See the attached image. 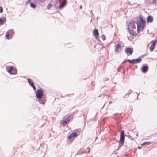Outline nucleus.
<instances>
[{
    "mask_svg": "<svg viewBox=\"0 0 157 157\" xmlns=\"http://www.w3.org/2000/svg\"><path fill=\"white\" fill-rule=\"evenodd\" d=\"M146 22L144 18L142 16H139V19L137 21V31H142L146 26Z\"/></svg>",
    "mask_w": 157,
    "mask_h": 157,
    "instance_id": "nucleus-1",
    "label": "nucleus"
},
{
    "mask_svg": "<svg viewBox=\"0 0 157 157\" xmlns=\"http://www.w3.org/2000/svg\"><path fill=\"white\" fill-rule=\"evenodd\" d=\"M43 90L40 89L38 90L36 92V96L38 99L41 98L43 94Z\"/></svg>",
    "mask_w": 157,
    "mask_h": 157,
    "instance_id": "nucleus-2",
    "label": "nucleus"
},
{
    "mask_svg": "<svg viewBox=\"0 0 157 157\" xmlns=\"http://www.w3.org/2000/svg\"><path fill=\"white\" fill-rule=\"evenodd\" d=\"M125 136L124 132V131H122L120 133V143L123 144L124 141Z\"/></svg>",
    "mask_w": 157,
    "mask_h": 157,
    "instance_id": "nucleus-3",
    "label": "nucleus"
},
{
    "mask_svg": "<svg viewBox=\"0 0 157 157\" xmlns=\"http://www.w3.org/2000/svg\"><path fill=\"white\" fill-rule=\"evenodd\" d=\"M141 59L139 58L138 59H133L132 60H128L127 61L129 62L130 63L134 64L139 63L141 62Z\"/></svg>",
    "mask_w": 157,
    "mask_h": 157,
    "instance_id": "nucleus-4",
    "label": "nucleus"
},
{
    "mask_svg": "<svg viewBox=\"0 0 157 157\" xmlns=\"http://www.w3.org/2000/svg\"><path fill=\"white\" fill-rule=\"evenodd\" d=\"M133 52V48H128L126 49L125 52L128 55H131Z\"/></svg>",
    "mask_w": 157,
    "mask_h": 157,
    "instance_id": "nucleus-5",
    "label": "nucleus"
},
{
    "mask_svg": "<svg viewBox=\"0 0 157 157\" xmlns=\"http://www.w3.org/2000/svg\"><path fill=\"white\" fill-rule=\"evenodd\" d=\"M157 42V40L152 41H151L152 44L150 47V50L151 51H152L154 50L155 47Z\"/></svg>",
    "mask_w": 157,
    "mask_h": 157,
    "instance_id": "nucleus-6",
    "label": "nucleus"
},
{
    "mask_svg": "<svg viewBox=\"0 0 157 157\" xmlns=\"http://www.w3.org/2000/svg\"><path fill=\"white\" fill-rule=\"evenodd\" d=\"M13 32V30H9L6 33V38L9 39H10V34H12Z\"/></svg>",
    "mask_w": 157,
    "mask_h": 157,
    "instance_id": "nucleus-7",
    "label": "nucleus"
},
{
    "mask_svg": "<svg viewBox=\"0 0 157 157\" xmlns=\"http://www.w3.org/2000/svg\"><path fill=\"white\" fill-rule=\"evenodd\" d=\"M93 36L96 38H98L99 36V33L98 30L95 29L93 32Z\"/></svg>",
    "mask_w": 157,
    "mask_h": 157,
    "instance_id": "nucleus-8",
    "label": "nucleus"
},
{
    "mask_svg": "<svg viewBox=\"0 0 157 157\" xmlns=\"http://www.w3.org/2000/svg\"><path fill=\"white\" fill-rule=\"evenodd\" d=\"M27 80L28 81V82L30 85L34 90H36V88L35 86L34 85V83L32 82L31 80L29 78L27 79Z\"/></svg>",
    "mask_w": 157,
    "mask_h": 157,
    "instance_id": "nucleus-9",
    "label": "nucleus"
},
{
    "mask_svg": "<svg viewBox=\"0 0 157 157\" xmlns=\"http://www.w3.org/2000/svg\"><path fill=\"white\" fill-rule=\"evenodd\" d=\"M128 29L129 33L130 34L133 36H136L137 35V33H136V31H134L132 29H130L129 28H128Z\"/></svg>",
    "mask_w": 157,
    "mask_h": 157,
    "instance_id": "nucleus-10",
    "label": "nucleus"
},
{
    "mask_svg": "<svg viewBox=\"0 0 157 157\" xmlns=\"http://www.w3.org/2000/svg\"><path fill=\"white\" fill-rule=\"evenodd\" d=\"M121 44L120 43H118L116 46L115 51L117 52H118L121 50Z\"/></svg>",
    "mask_w": 157,
    "mask_h": 157,
    "instance_id": "nucleus-11",
    "label": "nucleus"
},
{
    "mask_svg": "<svg viewBox=\"0 0 157 157\" xmlns=\"http://www.w3.org/2000/svg\"><path fill=\"white\" fill-rule=\"evenodd\" d=\"M147 22H152L153 21V18L152 16L151 15L149 16L147 18Z\"/></svg>",
    "mask_w": 157,
    "mask_h": 157,
    "instance_id": "nucleus-12",
    "label": "nucleus"
},
{
    "mask_svg": "<svg viewBox=\"0 0 157 157\" xmlns=\"http://www.w3.org/2000/svg\"><path fill=\"white\" fill-rule=\"evenodd\" d=\"M77 134L76 132H74L71 134L68 137V139H70L72 138H74L76 137Z\"/></svg>",
    "mask_w": 157,
    "mask_h": 157,
    "instance_id": "nucleus-13",
    "label": "nucleus"
},
{
    "mask_svg": "<svg viewBox=\"0 0 157 157\" xmlns=\"http://www.w3.org/2000/svg\"><path fill=\"white\" fill-rule=\"evenodd\" d=\"M148 69V67L147 66H144L142 67V71L143 72L145 73L147 71Z\"/></svg>",
    "mask_w": 157,
    "mask_h": 157,
    "instance_id": "nucleus-14",
    "label": "nucleus"
},
{
    "mask_svg": "<svg viewBox=\"0 0 157 157\" xmlns=\"http://www.w3.org/2000/svg\"><path fill=\"white\" fill-rule=\"evenodd\" d=\"M67 2V0H63L62 2L60 4L59 7L60 8H63Z\"/></svg>",
    "mask_w": 157,
    "mask_h": 157,
    "instance_id": "nucleus-15",
    "label": "nucleus"
},
{
    "mask_svg": "<svg viewBox=\"0 0 157 157\" xmlns=\"http://www.w3.org/2000/svg\"><path fill=\"white\" fill-rule=\"evenodd\" d=\"M13 67L12 66L9 67L7 68V71L9 73L12 74V72L13 71Z\"/></svg>",
    "mask_w": 157,
    "mask_h": 157,
    "instance_id": "nucleus-16",
    "label": "nucleus"
},
{
    "mask_svg": "<svg viewBox=\"0 0 157 157\" xmlns=\"http://www.w3.org/2000/svg\"><path fill=\"white\" fill-rule=\"evenodd\" d=\"M151 0H145V2L147 5L152 4L153 3L151 2Z\"/></svg>",
    "mask_w": 157,
    "mask_h": 157,
    "instance_id": "nucleus-17",
    "label": "nucleus"
},
{
    "mask_svg": "<svg viewBox=\"0 0 157 157\" xmlns=\"http://www.w3.org/2000/svg\"><path fill=\"white\" fill-rule=\"evenodd\" d=\"M69 119H67V121H63V125H66L68 123H69Z\"/></svg>",
    "mask_w": 157,
    "mask_h": 157,
    "instance_id": "nucleus-18",
    "label": "nucleus"
},
{
    "mask_svg": "<svg viewBox=\"0 0 157 157\" xmlns=\"http://www.w3.org/2000/svg\"><path fill=\"white\" fill-rule=\"evenodd\" d=\"M39 99V102L41 104H43L45 102H44V99L41 98H40V99Z\"/></svg>",
    "mask_w": 157,
    "mask_h": 157,
    "instance_id": "nucleus-19",
    "label": "nucleus"
},
{
    "mask_svg": "<svg viewBox=\"0 0 157 157\" xmlns=\"http://www.w3.org/2000/svg\"><path fill=\"white\" fill-rule=\"evenodd\" d=\"M17 69L15 68H13V71L12 72V74H16L17 73Z\"/></svg>",
    "mask_w": 157,
    "mask_h": 157,
    "instance_id": "nucleus-20",
    "label": "nucleus"
},
{
    "mask_svg": "<svg viewBox=\"0 0 157 157\" xmlns=\"http://www.w3.org/2000/svg\"><path fill=\"white\" fill-rule=\"evenodd\" d=\"M52 6V5L49 3L47 6V8L48 10L50 9Z\"/></svg>",
    "mask_w": 157,
    "mask_h": 157,
    "instance_id": "nucleus-21",
    "label": "nucleus"
},
{
    "mask_svg": "<svg viewBox=\"0 0 157 157\" xmlns=\"http://www.w3.org/2000/svg\"><path fill=\"white\" fill-rule=\"evenodd\" d=\"M30 6L33 8H35L36 7V5L33 3H30Z\"/></svg>",
    "mask_w": 157,
    "mask_h": 157,
    "instance_id": "nucleus-22",
    "label": "nucleus"
},
{
    "mask_svg": "<svg viewBox=\"0 0 157 157\" xmlns=\"http://www.w3.org/2000/svg\"><path fill=\"white\" fill-rule=\"evenodd\" d=\"M5 21L1 18H0V25L2 24H3L4 22L5 21Z\"/></svg>",
    "mask_w": 157,
    "mask_h": 157,
    "instance_id": "nucleus-23",
    "label": "nucleus"
},
{
    "mask_svg": "<svg viewBox=\"0 0 157 157\" xmlns=\"http://www.w3.org/2000/svg\"><path fill=\"white\" fill-rule=\"evenodd\" d=\"M135 23V21H131L129 22V25H130L132 24H134Z\"/></svg>",
    "mask_w": 157,
    "mask_h": 157,
    "instance_id": "nucleus-24",
    "label": "nucleus"
},
{
    "mask_svg": "<svg viewBox=\"0 0 157 157\" xmlns=\"http://www.w3.org/2000/svg\"><path fill=\"white\" fill-rule=\"evenodd\" d=\"M151 143L150 142H145L142 144V145H144L146 144H149Z\"/></svg>",
    "mask_w": 157,
    "mask_h": 157,
    "instance_id": "nucleus-25",
    "label": "nucleus"
},
{
    "mask_svg": "<svg viewBox=\"0 0 157 157\" xmlns=\"http://www.w3.org/2000/svg\"><path fill=\"white\" fill-rule=\"evenodd\" d=\"M3 11V10L2 6L0 7V13H2Z\"/></svg>",
    "mask_w": 157,
    "mask_h": 157,
    "instance_id": "nucleus-26",
    "label": "nucleus"
},
{
    "mask_svg": "<svg viewBox=\"0 0 157 157\" xmlns=\"http://www.w3.org/2000/svg\"><path fill=\"white\" fill-rule=\"evenodd\" d=\"M102 38L103 39V40H105L106 39V37L104 35H102Z\"/></svg>",
    "mask_w": 157,
    "mask_h": 157,
    "instance_id": "nucleus-27",
    "label": "nucleus"
},
{
    "mask_svg": "<svg viewBox=\"0 0 157 157\" xmlns=\"http://www.w3.org/2000/svg\"><path fill=\"white\" fill-rule=\"evenodd\" d=\"M30 0H28L26 2V4H29L30 2Z\"/></svg>",
    "mask_w": 157,
    "mask_h": 157,
    "instance_id": "nucleus-28",
    "label": "nucleus"
},
{
    "mask_svg": "<svg viewBox=\"0 0 157 157\" xmlns=\"http://www.w3.org/2000/svg\"><path fill=\"white\" fill-rule=\"evenodd\" d=\"M138 148L139 149H141V148H142V147H140V146H139L138 147Z\"/></svg>",
    "mask_w": 157,
    "mask_h": 157,
    "instance_id": "nucleus-29",
    "label": "nucleus"
}]
</instances>
